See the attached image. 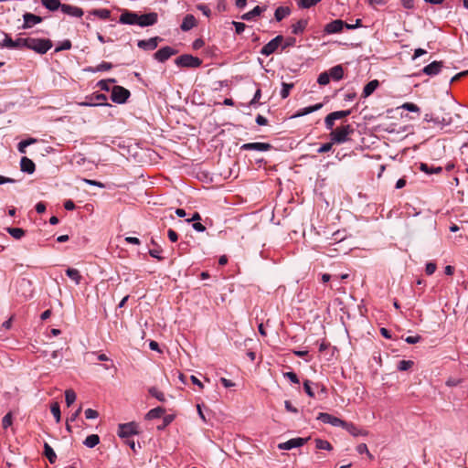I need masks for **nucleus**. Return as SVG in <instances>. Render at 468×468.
<instances>
[{
    "label": "nucleus",
    "mask_w": 468,
    "mask_h": 468,
    "mask_svg": "<svg viewBox=\"0 0 468 468\" xmlns=\"http://www.w3.org/2000/svg\"><path fill=\"white\" fill-rule=\"evenodd\" d=\"M25 48L31 49L38 54H46L51 48L52 42L49 39L26 37Z\"/></svg>",
    "instance_id": "1"
},
{
    "label": "nucleus",
    "mask_w": 468,
    "mask_h": 468,
    "mask_svg": "<svg viewBox=\"0 0 468 468\" xmlns=\"http://www.w3.org/2000/svg\"><path fill=\"white\" fill-rule=\"evenodd\" d=\"M353 133L354 129L350 124L342 125L331 132V141L335 144L346 143L349 140L348 136Z\"/></svg>",
    "instance_id": "2"
},
{
    "label": "nucleus",
    "mask_w": 468,
    "mask_h": 468,
    "mask_svg": "<svg viewBox=\"0 0 468 468\" xmlns=\"http://www.w3.org/2000/svg\"><path fill=\"white\" fill-rule=\"evenodd\" d=\"M175 62L178 67L197 68L201 65L202 60L197 57H194L189 54H184L177 57Z\"/></svg>",
    "instance_id": "3"
},
{
    "label": "nucleus",
    "mask_w": 468,
    "mask_h": 468,
    "mask_svg": "<svg viewBox=\"0 0 468 468\" xmlns=\"http://www.w3.org/2000/svg\"><path fill=\"white\" fill-rule=\"evenodd\" d=\"M130 95L131 93L127 89L122 86H114L112 90L111 99L113 102L122 104L128 100Z\"/></svg>",
    "instance_id": "4"
},
{
    "label": "nucleus",
    "mask_w": 468,
    "mask_h": 468,
    "mask_svg": "<svg viewBox=\"0 0 468 468\" xmlns=\"http://www.w3.org/2000/svg\"><path fill=\"white\" fill-rule=\"evenodd\" d=\"M139 432L138 424L132 421L128 423L120 424L118 427V435L121 438L128 439L133 434Z\"/></svg>",
    "instance_id": "5"
},
{
    "label": "nucleus",
    "mask_w": 468,
    "mask_h": 468,
    "mask_svg": "<svg viewBox=\"0 0 468 468\" xmlns=\"http://www.w3.org/2000/svg\"><path fill=\"white\" fill-rule=\"evenodd\" d=\"M283 37L279 35L264 45L261 50V53L264 56H270L274 53L279 46L282 44Z\"/></svg>",
    "instance_id": "6"
},
{
    "label": "nucleus",
    "mask_w": 468,
    "mask_h": 468,
    "mask_svg": "<svg viewBox=\"0 0 468 468\" xmlns=\"http://www.w3.org/2000/svg\"><path fill=\"white\" fill-rule=\"evenodd\" d=\"M423 120L426 122H432L441 126H448L453 122L452 117L449 113L445 114L441 118L434 117L432 113H426L423 117Z\"/></svg>",
    "instance_id": "7"
},
{
    "label": "nucleus",
    "mask_w": 468,
    "mask_h": 468,
    "mask_svg": "<svg viewBox=\"0 0 468 468\" xmlns=\"http://www.w3.org/2000/svg\"><path fill=\"white\" fill-rule=\"evenodd\" d=\"M308 440H309V438H300V437L292 438V439L288 440L285 442L280 443L278 445V448L281 450H292L293 448L302 447L303 445H304L307 442Z\"/></svg>",
    "instance_id": "8"
},
{
    "label": "nucleus",
    "mask_w": 468,
    "mask_h": 468,
    "mask_svg": "<svg viewBox=\"0 0 468 468\" xmlns=\"http://www.w3.org/2000/svg\"><path fill=\"white\" fill-rule=\"evenodd\" d=\"M139 15L135 12L123 10L120 16L119 22L123 25H138Z\"/></svg>",
    "instance_id": "9"
},
{
    "label": "nucleus",
    "mask_w": 468,
    "mask_h": 468,
    "mask_svg": "<svg viewBox=\"0 0 468 468\" xmlns=\"http://www.w3.org/2000/svg\"><path fill=\"white\" fill-rule=\"evenodd\" d=\"M317 420H321L324 423L331 424L334 427H342L345 421L337 417H335L325 412L319 413L317 416Z\"/></svg>",
    "instance_id": "10"
},
{
    "label": "nucleus",
    "mask_w": 468,
    "mask_h": 468,
    "mask_svg": "<svg viewBox=\"0 0 468 468\" xmlns=\"http://www.w3.org/2000/svg\"><path fill=\"white\" fill-rule=\"evenodd\" d=\"M271 148V145L268 143H247L240 146L241 150L244 151H258L266 152Z\"/></svg>",
    "instance_id": "11"
},
{
    "label": "nucleus",
    "mask_w": 468,
    "mask_h": 468,
    "mask_svg": "<svg viewBox=\"0 0 468 468\" xmlns=\"http://www.w3.org/2000/svg\"><path fill=\"white\" fill-rule=\"evenodd\" d=\"M346 25V22H344L341 19H335L328 24L325 25L324 31V33L331 35V34H336L340 33L344 27Z\"/></svg>",
    "instance_id": "12"
},
{
    "label": "nucleus",
    "mask_w": 468,
    "mask_h": 468,
    "mask_svg": "<svg viewBox=\"0 0 468 468\" xmlns=\"http://www.w3.org/2000/svg\"><path fill=\"white\" fill-rule=\"evenodd\" d=\"M138 26L140 27H149L153 26L157 22L158 16L154 12H151L144 15H139L138 18Z\"/></svg>",
    "instance_id": "13"
},
{
    "label": "nucleus",
    "mask_w": 468,
    "mask_h": 468,
    "mask_svg": "<svg viewBox=\"0 0 468 468\" xmlns=\"http://www.w3.org/2000/svg\"><path fill=\"white\" fill-rule=\"evenodd\" d=\"M176 53V50H175L171 47L166 46V47H164V48H160L159 50H157L154 56V58L156 60H158L159 62H165V60H167L170 57H172Z\"/></svg>",
    "instance_id": "14"
},
{
    "label": "nucleus",
    "mask_w": 468,
    "mask_h": 468,
    "mask_svg": "<svg viewBox=\"0 0 468 468\" xmlns=\"http://www.w3.org/2000/svg\"><path fill=\"white\" fill-rule=\"evenodd\" d=\"M162 41L159 37H151L149 39L139 40L137 43L138 48L144 50H154L157 48L158 43Z\"/></svg>",
    "instance_id": "15"
},
{
    "label": "nucleus",
    "mask_w": 468,
    "mask_h": 468,
    "mask_svg": "<svg viewBox=\"0 0 468 468\" xmlns=\"http://www.w3.org/2000/svg\"><path fill=\"white\" fill-rule=\"evenodd\" d=\"M442 68V61H432L422 69V72L428 76L433 77L438 75Z\"/></svg>",
    "instance_id": "16"
},
{
    "label": "nucleus",
    "mask_w": 468,
    "mask_h": 468,
    "mask_svg": "<svg viewBox=\"0 0 468 468\" xmlns=\"http://www.w3.org/2000/svg\"><path fill=\"white\" fill-rule=\"evenodd\" d=\"M24 24L22 26V28L27 29L30 28L33 26L42 22L43 18L39 16L31 14V13H25L23 15Z\"/></svg>",
    "instance_id": "17"
},
{
    "label": "nucleus",
    "mask_w": 468,
    "mask_h": 468,
    "mask_svg": "<svg viewBox=\"0 0 468 468\" xmlns=\"http://www.w3.org/2000/svg\"><path fill=\"white\" fill-rule=\"evenodd\" d=\"M25 38L19 37L13 40L8 35H5L3 46L8 48H25Z\"/></svg>",
    "instance_id": "18"
},
{
    "label": "nucleus",
    "mask_w": 468,
    "mask_h": 468,
    "mask_svg": "<svg viewBox=\"0 0 468 468\" xmlns=\"http://www.w3.org/2000/svg\"><path fill=\"white\" fill-rule=\"evenodd\" d=\"M20 169L22 172L31 175L35 172L36 165L31 159L27 156H23L20 160Z\"/></svg>",
    "instance_id": "19"
},
{
    "label": "nucleus",
    "mask_w": 468,
    "mask_h": 468,
    "mask_svg": "<svg viewBox=\"0 0 468 468\" xmlns=\"http://www.w3.org/2000/svg\"><path fill=\"white\" fill-rule=\"evenodd\" d=\"M61 11L62 13L74 17H81L83 16V11L81 8L70 5L63 4L61 6Z\"/></svg>",
    "instance_id": "20"
},
{
    "label": "nucleus",
    "mask_w": 468,
    "mask_h": 468,
    "mask_svg": "<svg viewBox=\"0 0 468 468\" xmlns=\"http://www.w3.org/2000/svg\"><path fill=\"white\" fill-rule=\"evenodd\" d=\"M196 26H197L196 17L193 15L188 14L184 17L183 22L180 26V28H181V30L186 32V31L191 30Z\"/></svg>",
    "instance_id": "21"
},
{
    "label": "nucleus",
    "mask_w": 468,
    "mask_h": 468,
    "mask_svg": "<svg viewBox=\"0 0 468 468\" xmlns=\"http://www.w3.org/2000/svg\"><path fill=\"white\" fill-rule=\"evenodd\" d=\"M344 429H346L351 435L357 437V436H365L367 435V431L359 429L357 426L351 422L344 421V424L342 426Z\"/></svg>",
    "instance_id": "22"
},
{
    "label": "nucleus",
    "mask_w": 468,
    "mask_h": 468,
    "mask_svg": "<svg viewBox=\"0 0 468 468\" xmlns=\"http://www.w3.org/2000/svg\"><path fill=\"white\" fill-rule=\"evenodd\" d=\"M113 65L110 62L102 61L96 67H87L84 69L85 72L96 73L100 71H107L112 69Z\"/></svg>",
    "instance_id": "23"
},
{
    "label": "nucleus",
    "mask_w": 468,
    "mask_h": 468,
    "mask_svg": "<svg viewBox=\"0 0 468 468\" xmlns=\"http://www.w3.org/2000/svg\"><path fill=\"white\" fill-rule=\"evenodd\" d=\"M322 107H323V103H317L314 105H311V106L303 108V109L297 111V112L293 115V117L296 118V117H302V116L310 114L314 112L320 110Z\"/></svg>",
    "instance_id": "24"
},
{
    "label": "nucleus",
    "mask_w": 468,
    "mask_h": 468,
    "mask_svg": "<svg viewBox=\"0 0 468 468\" xmlns=\"http://www.w3.org/2000/svg\"><path fill=\"white\" fill-rule=\"evenodd\" d=\"M379 86V81L378 80H373L369 81L363 89L362 96L363 98H367L370 96Z\"/></svg>",
    "instance_id": "25"
},
{
    "label": "nucleus",
    "mask_w": 468,
    "mask_h": 468,
    "mask_svg": "<svg viewBox=\"0 0 468 468\" xmlns=\"http://www.w3.org/2000/svg\"><path fill=\"white\" fill-rule=\"evenodd\" d=\"M308 25L307 19H300L296 23L292 25V33L294 35L302 34Z\"/></svg>",
    "instance_id": "26"
},
{
    "label": "nucleus",
    "mask_w": 468,
    "mask_h": 468,
    "mask_svg": "<svg viewBox=\"0 0 468 468\" xmlns=\"http://www.w3.org/2000/svg\"><path fill=\"white\" fill-rule=\"evenodd\" d=\"M330 78H332L334 80H340L344 77V69L341 65H336L333 68H331L328 71Z\"/></svg>",
    "instance_id": "27"
},
{
    "label": "nucleus",
    "mask_w": 468,
    "mask_h": 468,
    "mask_svg": "<svg viewBox=\"0 0 468 468\" xmlns=\"http://www.w3.org/2000/svg\"><path fill=\"white\" fill-rule=\"evenodd\" d=\"M291 14V8L289 6H279L276 8L274 17L277 22L282 21L283 18Z\"/></svg>",
    "instance_id": "28"
},
{
    "label": "nucleus",
    "mask_w": 468,
    "mask_h": 468,
    "mask_svg": "<svg viewBox=\"0 0 468 468\" xmlns=\"http://www.w3.org/2000/svg\"><path fill=\"white\" fill-rule=\"evenodd\" d=\"M264 9L265 8H262L260 5H257L250 12L243 14L241 18L243 20H247V21L252 20L255 16H260Z\"/></svg>",
    "instance_id": "29"
},
{
    "label": "nucleus",
    "mask_w": 468,
    "mask_h": 468,
    "mask_svg": "<svg viewBox=\"0 0 468 468\" xmlns=\"http://www.w3.org/2000/svg\"><path fill=\"white\" fill-rule=\"evenodd\" d=\"M41 4L49 11H56L58 8L61 9L63 4H60L59 0H41Z\"/></svg>",
    "instance_id": "30"
},
{
    "label": "nucleus",
    "mask_w": 468,
    "mask_h": 468,
    "mask_svg": "<svg viewBox=\"0 0 468 468\" xmlns=\"http://www.w3.org/2000/svg\"><path fill=\"white\" fill-rule=\"evenodd\" d=\"M165 409L161 408V407H156L154 409H152L150 410L146 415H145V419L146 420H154V419H158L160 418L164 413H165Z\"/></svg>",
    "instance_id": "31"
},
{
    "label": "nucleus",
    "mask_w": 468,
    "mask_h": 468,
    "mask_svg": "<svg viewBox=\"0 0 468 468\" xmlns=\"http://www.w3.org/2000/svg\"><path fill=\"white\" fill-rule=\"evenodd\" d=\"M44 455L48 459L50 463H54L57 460L56 452L48 442L44 443Z\"/></svg>",
    "instance_id": "32"
},
{
    "label": "nucleus",
    "mask_w": 468,
    "mask_h": 468,
    "mask_svg": "<svg viewBox=\"0 0 468 468\" xmlns=\"http://www.w3.org/2000/svg\"><path fill=\"white\" fill-rule=\"evenodd\" d=\"M66 274L67 276L71 279L72 281H74V282L78 285L81 282V275L80 273V271L77 270V269H73V268H69L67 271H66Z\"/></svg>",
    "instance_id": "33"
},
{
    "label": "nucleus",
    "mask_w": 468,
    "mask_h": 468,
    "mask_svg": "<svg viewBox=\"0 0 468 468\" xmlns=\"http://www.w3.org/2000/svg\"><path fill=\"white\" fill-rule=\"evenodd\" d=\"M100 443V437L97 434H91L87 436L84 440L83 444L88 448H93Z\"/></svg>",
    "instance_id": "34"
},
{
    "label": "nucleus",
    "mask_w": 468,
    "mask_h": 468,
    "mask_svg": "<svg viewBox=\"0 0 468 468\" xmlns=\"http://www.w3.org/2000/svg\"><path fill=\"white\" fill-rule=\"evenodd\" d=\"M37 140L36 138H28L27 140H23V141L19 142L18 145H17L18 152L21 154H25L26 148L28 147L29 145L37 143Z\"/></svg>",
    "instance_id": "35"
},
{
    "label": "nucleus",
    "mask_w": 468,
    "mask_h": 468,
    "mask_svg": "<svg viewBox=\"0 0 468 468\" xmlns=\"http://www.w3.org/2000/svg\"><path fill=\"white\" fill-rule=\"evenodd\" d=\"M90 14L101 18V19H108L111 16V11L106 8L93 9L90 12Z\"/></svg>",
    "instance_id": "36"
},
{
    "label": "nucleus",
    "mask_w": 468,
    "mask_h": 468,
    "mask_svg": "<svg viewBox=\"0 0 468 468\" xmlns=\"http://www.w3.org/2000/svg\"><path fill=\"white\" fill-rule=\"evenodd\" d=\"M420 169L426 173V174H438V173H441L442 171V168L441 166H437V167H430L427 164L425 163H421L420 165Z\"/></svg>",
    "instance_id": "37"
},
{
    "label": "nucleus",
    "mask_w": 468,
    "mask_h": 468,
    "mask_svg": "<svg viewBox=\"0 0 468 468\" xmlns=\"http://www.w3.org/2000/svg\"><path fill=\"white\" fill-rule=\"evenodd\" d=\"M315 447L318 450L331 451L333 449L331 443L328 441L323 439H315Z\"/></svg>",
    "instance_id": "38"
},
{
    "label": "nucleus",
    "mask_w": 468,
    "mask_h": 468,
    "mask_svg": "<svg viewBox=\"0 0 468 468\" xmlns=\"http://www.w3.org/2000/svg\"><path fill=\"white\" fill-rule=\"evenodd\" d=\"M76 393L73 389H67L65 391V400L68 407H70L76 400Z\"/></svg>",
    "instance_id": "39"
},
{
    "label": "nucleus",
    "mask_w": 468,
    "mask_h": 468,
    "mask_svg": "<svg viewBox=\"0 0 468 468\" xmlns=\"http://www.w3.org/2000/svg\"><path fill=\"white\" fill-rule=\"evenodd\" d=\"M6 231L16 239H21L25 235L24 229L20 228H7Z\"/></svg>",
    "instance_id": "40"
},
{
    "label": "nucleus",
    "mask_w": 468,
    "mask_h": 468,
    "mask_svg": "<svg viewBox=\"0 0 468 468\" xmlns=\"http://www.w3.org/2000/svg\"><path fill=\"white\" fill-rule=\"evenodd\" d=\"M50 411L54 416L56 421L58 423L61 420L59 404L58 402L52 403L50 406Z\"/></svg>",
    "instance_id": "41"
},
{
    "label": "nucleus",
    "mask_w": 468,
    "mask_h": 468,
    "mask_svg": "<svg viewBox=\"0 0 468 468\" xmlns=\"http://www.w3.org/2000/svg\"><path fill=\"white\" fill-rule=\"evenodd\" d=\"M293 86H294L293 83L282 82V90H281V97L282 99H286L289 96L290 91L293 88Z\"/></svg>",
    "instance_id": "42"
},
{
    "label": "nucleus",
    "mask_w": 468,
    "mask_h": 468,
    "mask_svg": "<svg viewBox=\"0 0 468 468\" xmlns=\"http://www.w3.org/2000/svg\"><path fill=\"white\" fill-rule=\"evenodd\" d=\"M149 393L154 397L155 399H157L159 401H162L164 402L165 400V395L163 392H161L160 390H158L156 388L154 387H152L149 388Z\"/></svg>",
    "instance_id": "43"
},
{
    "label": "nucleus",
    "mask_w": 468,
    "mask_h": 468,
    "mask_svg": "<svg viewBox=\"0 0 468 468\" xmlns=\"http://www.w3.org/2000/svg\"><path fill=\"white\" fill-rule=\"evenodd\" d=\"M321 1L322 0H299L298 5L302 8H310Z\"/></svg>",
    "instance_id": "44"
},
{
    "label": "nucleus",
    "mask_w": 468,
    "mask_h": 468,
    "mask_svg": "<svg viewBox=\"0 0 468 468\" xmlns=\"http://www.w3.org/2000/svg\"><path fill=\"white\" fill-rule=\"evenodd\" d=\"M330 79L328 71H324L318 76L317 82L320 85H327L330 82Z\"/></svg>",
    "instance_id": "45"
},
{
    "label": "nucleus",
    "mask_w": 468,
    "mask_h": 468,
    "mask_svg": "<svg viewBox=\"0 0 468 468\" xmlns=\"http://www.w3.org/2000/svg\"><path fill=\"white\" fill-rule=\"evenodd\" d=\"M413 366V361L411 360H401L398 364V369L400 371H406L410 369Z\"/></svg>",
    "instance_id": "46"
},
{
    "label": "nucleus",
    "mask_w": 468,
    "mask_h": 468,
    "mask_svg": "<svg viewBox=\"0 0 468 468\" xmlns=\"http://www.w3.org/2000/svg\"><path fill=\"white\" fill-rule=\"evenodd\" d=\"M401 108L411 112H420V107L412 102H405L401 105Z\"/></svg>",
    "instance_id": "47"
},
{
    "label": "nucleus",
    "mask_w": 468,
    "mask_h": 468,
    "mask_svg": "<svg viewBox=\"0 0 468 468\" xmlns=\"http://www.w3.org/2000/svg\"><path fill=\"white\" fill-rule=\"evenodd\" d=\"M350 113H351V112L349 110H347V111H337V112H331V116H333V118L335 120H339V119H342V118H345V117L348 116Z\"/></svg>",
    "instance_id": "48"
},
{
    "label": "nucleus",
    "mask_w": 468,
    "mask_h": 468,
    "mask_svg": "<svg viewBox=\"0 0 468 468\" xmlns=\"http://www.w3.org/2000/svg\"><path fill=\"white\" fill-rule=\"evenodd\" d=\"M356 451L359 454L366 453L369 459L373 458V455L369 452L367 444L360 443L356 446Z\"/></svg>",
    "instance_id": "49"
},
{
    "label": "nucleus",
    "mask_w": 468,
    "mask_h": 468,
    "mask_svg": "<svg viewBox=\"0 0 468 468\" xmlns=\"http://www.w3.org/2000/svg\"><path fill=\"white\" fill-rule=\"evenodd\" d=\"M12 425V414L9 412L5 414L2 420V426L4 429H7Z\"/></svg>",
    "instance_id": "50"
},
{
    "label": "nucleus",
    "mask_w": 468,
    "mask_h": 468,
    "mask_svg": "<svg viewBox=\"0 0 468 468\" xmlns=\"http://www.w3.org/2000/svg\"><path fill=\"white\" fill-rule=\"evenodd\" d=\"M71 48V42L69 40H64L60 46L55 48V52H59L62 50H69Z\"/></svg>",
    "instance_id": "51"
},
{
    "label": "nucleus",
    "mask_w": 468,
    "mask_h": 468,
    "mask_svg": "<svg viewBox=\"0 0 468 468\" xmlns=\"http://www.w3.org/2000/svg\"><path fill=\"white\" fill-rule=\"evenodd\" d=\"M303 389H304V391L306 392V394L310 398H314V393L313 388L311 387V381L310 380L303 381Z\"/></svg>",
    "instance_id": "52"
},
{
    "label": "nucleus",
    "mask_w": 468,
    "mask_h": 468,
    "mask_svg": "<svg viewBox=\"0 0 468 468\" xmlns=\"http://www.w3.org/2000/svg\"><path fill=\"white\" fill-rule=\"evenodd\" d=\"M284 377L286 378H288L291 382L294 383V384H299L300 383V380H299L297 375L294 372H292V371L284 373Z\"/></svg>",
    "instance_id": "53"
},
{
    "label": "nucleus",
    "mask_w": 468,
    "mask_h": 468,
    "mask_svg": "<svg viewBox=\"0 0 468 468\" xmlns=\"http://www.w3.org/2000/svg\"><path fill=\"white\" fill-rule=\"evenodd\" d=\"M80 105L81 106H100V105H107L103 102H94L92 101V98H86V101L83 102H80Z\"/></svg>",
    "instance_id": "54"
},
{
    "label": "nucleus",
    "mask_w": 468,
    "mask_h": 468,
    "mask_svg": "<svg viewBox=\"0 0 468 468\" xmlns=\"http://www.w3.org/2000/svg\"><path fill=\"white\" fill-rule=\"evenodd\" d=\"M335 119L333 118V116H331V113H329L325 119H324V123H325V127L327 130H332L333 127H334V124H335Z\"/></svg>",
    "instance_id": "55"
},
{
    "label": "nucleus",
    "mask_w": 468,
    "mask_h": 468,
    "mask_svg": "<svg viewBox=\"0 0 468 468\" xmlns=\"http://www.w3.org/2000/svg\"><path fill=\"white\" fill-rule=\"evenodd\" d=\"M99 416V413L97 410H92V409H87L85 410V417L86 419L88 420H92V419H96L97 417Z\"/></svg>",
    "instance_id": "56"
},
{
    "label": "nucleus",
    "mask_w": 468,
    "mask_h": 468,
    "mask_svg": "<svg viewBox=\"0 0 468 468\" xmlns=\"http://www.w3.org/2000/svg\"><path fill=\"white\" fill-rule=\"evenodd\" d=\"M296 44V39L294 37H287L282 47V50H284L285 48L289 47H293Z\"/></svg>",
    "instance_id": "57"
},
{
    "label": "nucleus",
    "mask_w": 468,
    "mask_h": 468,
    "mask_svg": "<svg viewBox=\"0 0 468 468\" xmlns=\"http://www.w3.org/2000/svg\"><path fill=\"white\" fill-rule=\"evenodd\" d=\"M333 141L331 143L324 144L320 146V148L317 150L318 154H324L326 152H329L332 149L333 146Z\"/></svg>",
    "instance_id": "58"
},
{
    "label": "nucleus",
    "mask_w": 468,
    "mask_h": 468,
    "mask_svg": "<svg viewBox=\"0 0 468 468\" xmlns=\"http://www.w3.org/2000/svg\"><path fill=\"white\" fill-rule=\"evenodd\" d=\"M232 24L235 27L237 34H241L246 28V25L244 23L233 21Z\"/></svg>",
    "instance_id": "59"
},
{
    "label": "nucleus",
    "mask_w": 468,
    "mask_h": 468,
    "mask_svg": "<svg viewBox=\"0 0 468 468\" xmlns=\"http://www.w3.org/2000/svg\"><path fill=\"white\" fill-rule=\"evenodd\" d=\"M83 182L88 184V185H90V186H98V187H101V188H104L105 187V185L102 184L101 182L100 181H96V180H92V179H86L84 178L83 179Z\"/></svg>",
    "instance_id": "60"
},
{
    "label": "nucleus",
    "mask_w": 468,
    "mask_h": 468,
    "mask_svg": "<svg viewBox=\"0 0 468 468\" xmlns=\"http://www.w3.org/2000/svg\"><path fill=\"white\" fill-rule=\"evenodd\" d=\"M436 264L433 262H428L425 267V271L428 275H431L436 271Z\"/></svg>",
    "instance_id": "61"
},
{
    "label": "nucleus",
    "mask_w": 468,
    "mask_h": 468,
    "mask_svg": "<svg viewBox=\"0 0 468 468\" xmlns=\"http://www.w3.org/2000/svg\"><path fill=\"white\" fill-rule=\"evenodd\" d=\"M197 9L200 10L202 12V14L207 17L211 15L210 8L206 5H198Z\"/></svg>",
    "instance_id": "62"
},
{
    "label": "nucleus",
    "mask_w": 468,
    "mask_h": 468,
    "mask_svg": "<svg viewBox=\"0 0 468 468\" xmlns=\"http://www.w3.org/2000/svg\"><path fill=\"white\" fill-rule=\"evenodd\" d=\"M421 339V336L420 335H410V336H407L405 341L408 343V344H416V343H419Z\"/></svg>",
    "instance_id": "63"
},
{
    "label": "nucleus",
    "mask_w": 468,
    "mask_h": 468,
    "mask_svg": "<svg viewBox=\"0 0 468 468\" xmlns=\"http://www.w3.org/2000/svg\"><path fill=\"white\" fill-rule=\"evenodd\" d=\"M97 86L100 87L101 90H105V91L110 90V86H109L108 80H101L97 83Z\"/></svg>",
    "instance_id": "64"
}]
</instances>
